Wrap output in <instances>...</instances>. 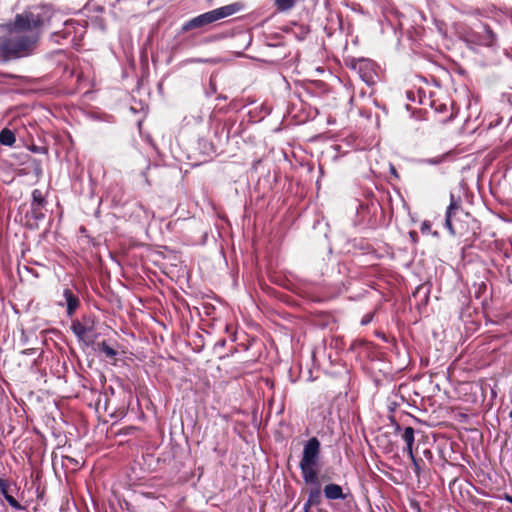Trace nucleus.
<instances>
[{
  "instance_id": "nucleus-1",
  "label": "nucleus",
  "mask_w": 512,
  "mask_h": 512,
  "mask_svg": "<svg viewBox=\"0 0 512 512\" xmlns=\"http://www.w3.org/2000/svg\"><path fill=\"white\" fill-rule=\"evenodd\" d=\"M55 17L49 6L34 7L17 14L14 22L8 25V35L0 38V55L6 60L30 55Z\"/></svg>"
},
{
  "instance_id": "nucleus-2",
  "label": "nucleus",
  "mask_w": 512,
  "mask_h": 512,
  "mask_svg": "<svg viewBox=\"0 0 512 512\" xmlns=\"http://www.w3.org/2000/svg\"><path fill=\"white\" fill-rule=\"evenodd\" d=\"M320 456V442L316 437L310 438L303 449L299 464L305 483H316L317 466Z\"/></svg>"
},
{
  "instance_id": "nucleus-3",
  "label": "nucleus",
  "mask_w": 512,
  "mask_h": 512,
  "mask_svg": "<svg viewBox=\"0 0 512 512\" xmlns=\"http://www.w3.org/2000/svg\"><path fill=\"white\" fill-rule=\"evenodd\" d=\"M242 9L241 3H232L226 6H222L220 8L211 10L209 12L198 15L183 25V30L188 31L194 28L203 27L214 23L220 19L231 16Z\"/></svg>"
},
{
  "instance_id": "nucleus-4",
  "label": "nucleus",
  "mask_w": 512,
  "mask_h": 512,
  "mask_svg": "<svg viewBox=\"0 0 512 512\" xmlns=\"http://www.w3.org/2000/svg\"><path fill=\"white\" fill-rule=\"evenodd\" d=\"M309 485H313L312 488L308 490V498L303 506V512H310V508L312 506H317L322 501V493L320 488V483L318 481V474L316 475V483H308Z\"/></svg>"
},
{
  "instance_id": "nucleus-5",
  "label": "nucleus",
  "mask_w": 512,
  "mask_h": 512,
  "mask_svg": "<svg viewBox=\"0 0 512 512\" xmlns=\"http://www.w3.org/2000/svg\"><path fill=\"white\" fill-rule=\"evenodd\" d=\"M461 209L459 201L454 199V196L451 195V201L446 210L445 216V227L448 229L450 234L455 235L456 231L454 228L453 220L457 212Z\"/></svg>"
},
{
  "instance_id": "nucleus-6",
  "label": "nucleus",
  "mask_w": 512,
  "mask_h": 512,
  "mask_svg": "<svg viewBox=\"0 0 512 512\" xmlns=\"http://www.w3.org/2000/svg\"><path fill=\"white\" fill-rule=\"evenodd\" d=\"M46 200L41 190L35 189L32 192V203L31 211L36 219H42L44 217L41 209L45 206Z\"/></svg>"
},
{
  "instance_id": "nucleus-7",
  "label": "nucleus",
  "mask_w": 512,
  "mask_h": 512,
  "mask_svg": "<svg viewBox=\"0 0 512 512\" xmlns=\"http://www.w3.org/2000/svg\"><path fill=\"white\" fill-rule=\"evenodd\" d=\"M396 432L400 433L401 439L405 442L406 448L405 451L407 452L409 458H413V445L415 441V432L412 427H405L403 430L399 425L396 426Z\"/></svg>"
},
{
  "instance_id": "nucleus-8",
  "label": "nucleus",
  "mask_w": 512,
  "mask_h": 512,
  "mask_svg": "<svg viewBox=\"0 0 512 512\" xmlns=\"http://www.w3.org/2000/svg\"><path fill=\"white\" fill-rule=\"evenodd\" d=\"M323 492L328 500L346 499V495L344 494L342 487L338 484H327L324 487Z\"/></svg>"
},
{
  "instance_id": "nucleus-9",
  "label": "nucleus",
  "mask_w": 512,
  "mask_h": 512,
  "mask_svg": "<svg viewBox=\"0 0 512 512\" xmlns=\"http://www.w3.org/2000/svg\"><path fill=\"white\" fill-rule=\"evenodd\" d=\"M63 296L67 305V314L72 316L79 306L78 297L68 288L64 289Z\"/></svg>"
},
{
  "instance_id": "nucleus-10",
  "label": "nucleus",
  "mask_w": 512,
  "mask_h": 512,
  "mask_svg": "<svg viewBox=\"0 0 512 512\" xmlns=\"http://www.w3.org/2000/svg\"><path fill=\"white\" fill-rule=\"evenodd\" d=\"M373 64L369 61H361L359 63V73L362 80L368 85L374 82L373 80V72H372Z\"/></svg>"
},
{
  "instance_id": "nucleus-11",
  "label": "nucleus",
  "mask_w": 512,
  "mask_h": 512,
  "mask_svg": "<svg viewBox=\"0 0 512 512\" xmlns=\"http://www.w3.org/2000/svg\"><path fill=\"white\" fill-rule=\"evenodd\" d=\"M496 41V36L493 31L487 26L483 25V32L479 36L478 43L483 46H493Z\"/></svg>"
},
{
  "instance_id": "nucleus-12",
  "label": "nucleus",
  "mask_w": 512,
  "mask_h": 512,
  "mask_svg": "<svg viewBox=\"0 0 512 512\" xmlns=\"http://www.w3.org/2000/svg\"><path fill=\"white\" fill-rule=\"evenodd\" d=\"M16 141L14 133L9 129H3L0 132V143L6 146H12Z\"/></svg>"
},
{
  "instance_id": "nucleus-13",
  "label": "nucleus",
  "mask_w": 512,
  "mask_h": 512,
  "mask_svg": "<svg viewBox=\"0 0 512 512\" xmlns=\"http://www.w3.org/2000/svg\"><path fill=\"white\" fill-rule=\"evenodd\" d=\"M89 330L90 328L86 327L80 322L74 323L72 325V331L79 339H84L87 336Z\"/></svg>"
},
{
  "instance_id": "nucleus-14",
  "label": "nucleus",
  "mask_w": 512,
  "mask_h": 512,
  "mask_svg": "<svg viewBox=\"0 0 512 512\" xmlns=\"http://www.w3.org/2000/svg\"><path fill=\"white\" fill-rule=\"evenodd\" d=\"M296 0H275L277 9L281 12L288 11L294 7Z\"/></svg>"
},
{
  "instance_id": "nucleus-15",
  "label": "nucleus",
  "mask_w": 512,
  "mask_h": 512,
  "mask_svg": "<svg viewBox=\"0 0 512 512\" xmlns=\"http://www.w3.org/2000/svg\"><path fill=\"white\" fill-rule=\"evenodd\" d=\"M99 350L109 358H112L117 354L116 351L112 347H110L106 342H102L99 344Z\"/></svg>"
},
{
  "instance_id": "nucleus-16",
  "label": "nucleus",
  "mask_w": 512,
  "mask_h": 512,
  "mask_svg": "<svg viewBox=\"0 0 512 512\" xmlns=\"http://www.w3.org/2000/svg\"><path fill=\"white\" fill-rule=\"evenodd\" d=\"M6 501L9 503L11 507H13L16 510H22L23 506L10 494L5 495L4 497Z\"/></svg>"
},
{
  "instance_id": "nucleus-17",
  "label": "nucleus",
  "mask_w": 512,
  "mask_h": 512,
  "mask_svg": "<svg viewBox=\"0 0 512 512\" xmlns=\"http://www.w3.org/2000/svg\"><path fill=\"white\" fill-rule=\"evenodd\" d=\"M0 490L3 494V496L5 497V495H8V488H7V483L5 480L1 479L0 478Z\"/></svg>"
},
{
  "instance_id": "nucleus-18",
  "label": "nucleus",
  "mask_w": 512,
  "mask_h": 512,
  "mask_svg": "<svg viewBox=\"0 0 512 512\" xmlns=\"http://www.w3.org/2000/svg\"><path fill=\"white\" fill-rule=\"evenodd\" d=\"M410 459L413 463L415 472L418 474L420 471L419 461L416 459V457L414 455H413V458H410Z\"/></svg>"
},
{
  "instance_id": "nucleus-19",
  "label": "nucleus",
  "mask_w": 512,
  "mask_h": 512,
  "mask_svg": "<svg viewBox=\"0 0 512 512\" xmlns=\"http://www.w3.org/2000/svg\"><path fill=\"white\" fill-rule=\"evenodd\" d=\"M372 320V316L371 315H365L361 321V324L362 325H366L368 323H370Z\"/></svg>"
},
{
  "instance_id": "nucleus-20",
  "label": "nucleus",
  "mask_w": 512,
  "mask_h": 512,
  "mask_svg": "<svg viewBox=\"0 0 512 512\" xmlns=\"http://www.w3.org/2000/svg\"><path fill=\"white\" fill-rule=\"evenodd\" d=\"M505 500H506L507 502H509L510 504H512V496H510V495H505Z\"/></svg>"
},
{
  "instance_id": "nucleus-21",
  "label": "nucleus",
  "mask_w": 512,
  "mask_h": 512,
  "mask_svg": "<svg viewBox=\"0 0 512 512\" xmlns=\"http://www.w3.org/2000/svg\"><path fill=\"white\" fill-rule=\"evenodd\" d=\"M450 119H452V116H449L447 119H443L442 121L446 122L447 120H450Z\"/></svg>"
},
{
  "instance_id": "nucleus-22",
  "label": "nucleus",
  "mask_w": 512,
  "mask_h": 512,
  "mask_svg": "<svg viewBox=\"0 0 512 512\" xmlns=\"http://www.w3.org/2000/svg\"><path fill=\"white\" fill-rule=\"evenodd\" d=\"M391 170H392V174L396 175L395 169L393 167L391 168Z\"/></svg>"
},
{
  "instance_id": "nucleus-23",
  "label": "nucleus",
  "mask_w": 512,
  "mask_h": 512,
  "mask_svg": "<svg viewBox=\"0 0 512 512\" xmlns=\"http://www.w3.org/2000/svg\"><path fill=\"white\" fill-rule=\"evenodd\" d=\"M509 417L512 419V410L509 413Z\"/></svg>"
}]
</instances>
